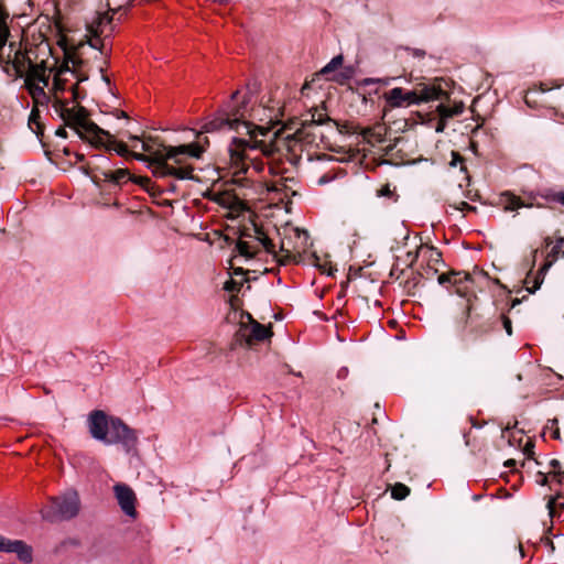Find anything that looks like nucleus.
Instances as JSON below:
<instances>
[{"instance_id": "nucleus-1", "label": "nucleus", "mask_w": 564, "mask_h": 564, "mask_svg": "<svg viewBox=\"0 0 564 564\" xmlns=\"http://www.w3.org/2000/svg\"><path fill=\"white\" fill-rule=\"evenodd\" d=\"M445 85L446 82L443 78L436 77L416 83L412 89L394 87L383 94V116H387V112L394 108H408L433 100L449 99Z\"/></svg>"}, {"instance_id": "nucleus-2", "label": "nucleus", "mask_w": 564, "mask_h": 564, "mask_svg": "<svg viewBox=\"0 0 564 564\" xmlns=\"http://www.w3.org/2000/svg\"><path fill=\"white\" fill-rule=\"evenodd\" d=\"M90 435L106 445L120 444L127 453L138 444L137 431L129 427L119 417H108L101 410H94L88 416Z\"/></svg>"}, {"instance_id": "nucleus-3", "label": "nucleus", "mask_w": 564, "mask_h": 564, "mask_svg": "<svg viewBox=\"0 0 564 564\" xmlns=\"http://www.w3.org/2000/svg\"><path fill=\"white\" fill-rule=\"evenodd\" d=\"M460 340L468 348L489 335L497 325V319L480 307L477 297H468L466 304L456 319Z\"/></svg>"}, {"instance_id": "nucleus-4", "label": "nucleus", "mask_w": 564, "mask_h": 564, "mask_svg": "<svg viewBox=\"0 0 564 564\" xmlns=\"http://www.w3.org/2000/svg\"><path fill=\"white\" fill-rule=\"evenodd\" d=\"M53 108L65 126L74 129L82 140L89 142L93 147L105 145L102 137H111L109 131L89 120V112L83 106L69 108L68 100L56 97Z\"/></svg>"}, {"instance_id": "nucleus-5", "label": "nucleus", "mask_w": 564, "mask_h": 564, "mask_svg": "<svg viewBox=\"0 0 564 564\" xmlns=\"http://www.w3.org/2000/svg\"><path fill=\"white\" fill-rule=\"evenodd\" d=\"M242 133L249 135V139L234 137L228 148L230 161L234 166L238 169L237 173H247L248 166L246 160H248V151L260 150L263 155L270 156L273 153V147L271 143H267L263 140H258L259 135L265 137L271 132L270 127H262L248 121L242 123Z\"/></svg>"}, {"instance_id": "nucleus-6", "label": "nucleus", "mask_w": 564, "mask_h": 564, "mask_svg": "<svg viewBox=\"0 0 564 564\" xmlns=\"http://www.w3.org/2000/svg\"><path fill=\"white\" fill-rule=\"evenodd\" d=\"M541 197L549 203H557L564 205V191H555L553 188H545L536 194L529 193L525 197L516 195L510 191L502 192L499 195L498 205L505 212H517L520 208L543 207V204L535 203L536 197Z\"/></svg>"}, {"instance_id": "nucleus-7", "label": "nucleus", "mask_w": 564, "mask_h": 564, "mask_svg": "<svg viewBox=\"0 0 564 564\" xmlns=\"http://www.w3.org/2000/svg\"><path fill=\"white\" fill-rule=\"evenodd\" d=\"M80 510V499L76 490H67L64 494L52 497L42 509V517L48 522L70 520Z\"/></svg>"}, {"instance_id": "nucleus-8", "label": "nucleus", "mask_w": 564, "mask_h": 564, "mask_svg": "<svg viewBox=\"0 0 564 564\" xmlns=\"http://www.w3.org/2000/svg\"><path fill=\"white\" fill-rule=\"evenodd\" d=\"M167 160H171L167 156V151L164 149L158 150L151 153L150 156V166L152 167V172L154 176L165 177V176H174L178 180H197L194 176V167L192 165H181L178 167L170 165Z\"/></svg>"}, {"instance_id": "nucleus-9", "label": "nucleus", "mask_w": 564, "mask_h": 564, "mask_svg": "<svg viewBox=\"0 0 564 564\" xmlns=\"http://www.w3.org/2000/svg\"><path fill=\"white\" fill-rule=\"evenodd\" d=\"M250 101L248 96L240 98V90L231 94L230 99L224 105L223 110L230 120V130L242 133V123H247L249 116Z\"/></svg>"}, {"instance_id": "nucleus-10", "label": "nucleus", "mask_w": 564, "mask_h": 564, "mask_svg": "<svg viewBox=\"0 0 564 564\" xmlns=\"http://www.w3.org/2000/svg\"><path fill=\"white\" fill-rule=\"evenodd\" d=\"M251 323L250 333L247 334L248 326L241 324L239 330L236 333L235 338L239 345L246 344L251 346L256 341H263L273 335L271 327H267L254 321L250 313H243Z\"/></svg>"}, {"instance_id": "nucleus-11", "label": "nucleus", "mask_w": 564, "mask_h": 564, "mask_svg": "<svg viewBox=\"0 0 564 564\" xmlns=\"http://www.w3.org/2000/svg\"><path fill=\"white\" fill-rule=\"evenodd\" d=\"M564 258V237H560L556 239L555 245L552 247L550 252L547 253L546 260L543 263V265L539 269L536 274L533 278V286L529 288L527 286V290L529 293L533 294L536 290L540 289L541 284L543 283L544 275L550 270V268L553 265L555 261L558 259Z\"/></svg>"}, {"instance_id": "nucleus-12", "label": "nucleus", "mask_w": 564, "mask_h": 564, "mask_svg": "<svg viewBox=\"0 0 564 564\" xmlns=\"http://www.w3.org/2000/svg\"><path fill=\"white\" fill-rule=\"evenodd\" d=\"M113 492L115 497L118 501V505L120 506L121 510L127 514L128 517L135 518L137 517V510H135V502H137V496L133 491V489L122 482L116 484L113 486Z\"/></svg>"}, {"instance_id": "nucleus-13", "label": "nucleus", "mask_w": 564, "mask_h": 564, "mask_svg": "<svg viewBox=\"0 0 564 564\" xmlns=\"http://www.w3.org/2000/svg\"><path fill=\"white\" fill-rule=\"evenodd\" d=\"M31 51L32 48H26L25 51H15L13 55L8 54L4 56V62L1 66L7 73L12 68L15 77L22 78L24 70L33 62V58L30 57Z\"/></svg>"}, {"instance_id": "nucleus-14", "label": "nucleus", "mask_w": 564, "mask_h": 564, "mask_svg": "<svg viewBox=\"0 0 564 564\" xmlns=\"http://www.w3.org/2000/svg\"><path fill=\"white\" fill-rule=\"evenodd\" d=\"M164 151H167V156L173 159L176 164H182L181 155H188L194 159H199L205 152V147L200 142H193L182 144L178 147L164 145Z\"/></svg>"}, {"instance_id": "nucleus-15", "label": "nucleus", "mask_w": 564, "mask_h": 564, "mask_svg": "<svg viewBox=\"0 0 564 564\" xmlns=\"http://www.w3.org/2000/svg\"><path fill=\"white\" fill-rule=\"evenodd\" d=\"M325 107L322 109L315 108L311 115V119L302 121V127L297 129L292 135H288L286 140L302 141L306 139L305 130L312 126L325 124L333 122V119L324 113Z\"/></svg>"}, {"instance_id": "nucleus-16", "label": "nucleus", "mask_w": 564, "mask_h": 564, "mask_svg": "<svg viewBox=\"0 0 564 564\" xmlns=\"http://www.w3.org/2000/svg\"><path fill=\"white\" fill-rule=\"evenodd\" d=\"M105 145L96 147L97 149L104 148L106 151H115L118 155L127 158L132 156L133 159L138 161H148L150 163V158L145 156L141 153H132L129 151L128 147L123 142H119L115 139V137L111 134L110 138L102 137Z\"/></svg>"}, {"instance_id": "nucleus-17", "label": "nucleus", "mask_w": 564, "mask_h": 564, "mask_svg": "<svg viewBox=\"0 0 564 564\" xmlns=\"http://www.w3.org/2000/svg\"><path fill=\"white\" fill-rule=\"evenodd\" d=\"M100 175L105 182H109L118 186L129 180L131 181V175L127 169H118L116 171L101 170Z\"/></svg>"}, {"instance_id": "nucleus-18", "label": "nucleus", "mask_w": 564, "mask_h": 564, "mask_svg": "<svg viewBox=\"0 0 564 564\" xmlns=\"http://www.w3.org/2000/svg\"><path fill=\"white\" fill-rule=\"evenodd\" d=\"M55 76L53 79V90H54V100L58 97L59 93H64L66 90L67 79L62 76L70 70V66H68L67 62H63L58 67L54 68Z\"/></svg>"}, {"instance_id": "nucleus-19", "label": "nucleus", "mask_w": 564, "mask_h": 564, "mask_svg": "<svg viewBox=\"0 0 564 564\" xmlns=\"http://www.w3.org/2000/svg\"><path fill=\"white\" fill-rule=\"evenodd\" d=\"M252 231L254 238L263 246L265 251L270 254H273L276 258L275 245L269 238L268 234L264 231L262 226L253 224Z\"/></svg>"}, {"instance_id": "nucleus-20", "label": "nucleus", "mask_w": 564, "mask_h": 564, "mask_svg": "<svg viewBox=\"0 0 564 564\" xmlns=\"http://www.w3.org/2000/svg\"><path fill=\"white\" fill-rule=\"evenodd\" d=\"M230 120L225 115L224 110L221 109L217 117H215L213 120L206 122L203 127L205 132H213L220 130L223 128H228L230 130Z\"/></svg>"}, {"instance_id": "nucleus-21", "label": "nucleus", "mask_w": 564, "mask_h": 564, "mask_svg": "<svg viewBox=\"0 0 564 564\" xmlns=\"http://www.w3.org/2000/svg\"><path fill=\"white\" fill-rule=\"evenodd\" d=\"M28 70H24L25 83H36L37 78L42 75V70L47 72L48 66L45 61L35 63L34 61L29 65Z\"/></svg>"}, {"instance_id": "nucleus-22", "label": "nucleus", "mask_w": 564, "mask_h": 564, "mask_svg": "<svg viewBox=\"0 0 564 564\" xmlns=\"http://www.w3.org/2000/svg\"><path fill=\"white\" fill-rule=\"evenodd\" d=\"M14 545L12 553H15L21 562L30 564L33 561L32 547L21 540Z\"/></svg>"}, {"instance_id": "nucleus-23", "label": "nucleus", "mask_w": 564, "mask_h": 564, "mask_svg": "<svg viewBox=\"0 0 564 564\" xmlns=\"http://www.w3.org/2000/svg\"><path fill=\"white\" fill-rule=\"evenodd\" d=\"M382 130H383L382 127H378V128H371V127L361 128L360 127L359 134L362 135L364 140H366L368 143H371V144H373L375 142L381 143L383 141Z\"/></svg>"}, {"instance_id": "nucleus-24", "label": "nucleus", "mask_w": 564, "mask_h": 564, "mask_svg": "<svg viewBox=\"0 0 564 564\" xmlns=\"http://www.w3.org/2000/svg\"><path fill=\"white\" fill-rule=\"evenodd\" d=\"M469 282H473L471 275L467 272H459V275H456V279H454V283H453V286L455 288V292L459 296L468 299V296H467L468 288L466 284Z\"/></svg>"}, {"instance_id": "nucleus-25", "label": "nucleus", "mask_w": 564, "mask_h": 564, "mask_svg": "<svg viewBox=\"0 0 564 564\" xmlns=\"http://www.w3.org/2000/svg\"><path fill=\"white\" fill-rule=\"evenodd\" d=\"M444 100L445 99H443L441 101H444ZM436 110H437L438 117L451 119L456 116H459L463 112L464 105L460 102V104H456L453 107H451V106L445 105L444 102H441L437 106Z\"/></svg>"}, {"instance_id": "nucleus-26", "label": "nucleus", "mask_w": 564, "mask_h": 564, "mask_svg": "<svg viewBox=\"0 0 564 564\" xmlns=\"http://www.w3.org/2000/svg\"><path fill=\"white\" fill-rule=\"evenodd\" d=\"M29 128L41 138L44 133V124L41 122L40 110L34 107L29 116Z\"/></svg>"}, {"instance_id": "nucleus-27", "label": "nucleus", "mask_w": 564, "mask_h": 564, "mask_svg": "<svg viewBox=\"0 0 564 564\" xmlns=\"http://www.w3.org/2000/svg\"><path fill=\"white\" fill-rule=\"evenodd\" d=\"M410 492L411 489L402 482H395L391 486V497L394 500H403L410 495Z\"/></svg>"}, {"instance_id": "nucleus-28", "label": "nucleus", "mask_w": 564, "mask_h": 564, "mask_svg": "<svg viewBox=\"0 0 564 564\" xmlns=\"http://www.w3.org/2000/svg\"><path fill=\"white\" fill-rule=\"evenodd\" d=\"M344 62L343 55H337L330 59L319 72L323 76H328L329 74L334 73L336 69L341 67Z\"/></svg>"}, {"instance_id": "nucleus-29", "label": "nucleus", "mask_w": 564, "mask_h": 564, "mask_svg": "<svg viewBox=\"0 0 564 564\" xmlns=\"http://www.w3.org/2000/svg\"><path fill=\"white\" fill-rule=\"evenodd\" d=\"M280 252L283 253L282 258L278 259V262L280 264L285 265V264H288L290 262H295V263L299 262L300 254L296 256V254L292 253L289 249L285 248L283 241H282V243L280 246Z\"/></svg>"}, {"instance_id": "nucleus-30", "label": "nucleus", "mask_w": 564, "mask_h": 564, "mask_svg": "<svg viewBox=\"0 0 564 564\" xmlns=\"http://www.w3.org/2000/svg\"><path fill=\"white\" fill-rule=\"evenodd\" d=\"M376 193L378 197H387L393 203L399 199V194L395 192V188H391L390 184L382 185Z\"/></svg>"}, {"instance_id": "nucleus-31", "label": "nucleus", "mask_w": 564, "mask_h": 564, "mask_svg": "<svg viewBox=\"0 0 564 564\" xmlns=\"http://www.w3.org/2000/svg\"><path fill=\"white\" fill-rule=\"evenodd\" d=\"M354 75L352 67H344L339 73L335 74L330 79L339 85L346 84Z\"/></svg>"}, {"instance_id": "nucleus-32", "label": "nucleus", "mask_w": 564, "mask_h": 564, "mask_svg": "<svg viewBox=\"0 0 564 564\" xmlns=\"http://www.w3.org/2000/svg\"><path fill=\"white\" fill-rule=\"evenodd\" d=\"M333 123L336 126L337 130L340 133H345V134L358 133L359 134V130H360L359 126H354L352 123H349V122L340 123L339 121L334 120V119H333Z\"/></svg>"}, {"instance_id": "nucleus-33", "label": "nucleus", "mask_w": 564, "mask_h": 564, "mask_svg": "<svg viewBox=\"0 0 564 564\" xmlns=\"http://www.w3.org/2000/svg\"><path fill=\"white\" fill-rule=\"evenodd\" d=\"M249 279L248 278H243L241 281H237L232 278H230L229 280H227L225 283H224V290L227 291V292H240L242 285H243V282H248Z\"/></svg>"}, {"instance_id": "nucleus-34", "label": "nucleus", "mask_w": 564, "mask_h": 564, "mask_svg": "<svg viewBox=\"0 0 564 564\" xmlns=\"http://www.w3.org/2000/svg\"><path fill=\"white\" fill-rule=\"evenodd\" d=\"M131 181L142 186L148 193L151 195H154L153 192L155 185L152 183V181L148 176H131Z\"/></svg>"}, {"instance_id": "nucleus-35", "label": "nucleus", "mask_w": 564, "mask_h": 564, "mask_svg": "<svg viewBox=\"0 0 564 564\" xmlns=\"http://www.w3.org/2000/svg\"><path fill=\"white\" fill-rule=\"evenodd\" d=\"M64 52H65V61L64 62H67L68 64L72 63L73 64V67H70V69H78V70H82L85 62L79 58V57H76L73 53H70L68 50L64 48Z\"/></svg>"}, {"instance_id": "nucleus-36", "label": "nucleus", "mask_w": 564, "mask_h": 564, "mask_svg": "<svg viewBox=\"0 0 564 564\" xmlns=\"http://www.w3.org/2000/svg\"><path fill=\"white\" fill-rule=\"evenodd\" d=\"M459 275V271H451L448 273H442L438 275L437 281L441 285L448 288L453 286L454 279Z\"/></svg>"}, {"instance_id": "nucleus-37", "label": "nucleus", "mask_w": 564, "mask_h": 564, "mask_svg": "<svg viewBox=\"0 0 564 564\" xmlns=\"http://www.w3.org/2000/svg\"><path fill=\"white\" fill-rule=\"evenodd\" d=\"M421 276L422 274L417 272L404 282V289L409 295H414L413 290L419 285Z\"/></svg>"}, {"instance_id": "nucleus-38", "label": "nucleus", "mask_w": 564, "mask_h": 564, "mask_svg": "<svg viewBox=\"0 0 564 564\" xmlns=\"http://www.w3.org/2000/svg\"><path fill=\"white\" fill-rule=\"evenodd\" d=\"M25 87L34 99L41 96L46 97L44 86H40L37 83H25Z\"/></svg>"}, {"instance_id": "nucleus-39", "label": "nucleus", "mask_w": 564, "mask_h": 564, "mask_svg": "<svg viewBox=\"0 0 564 564\" xmlns=\"http://www.w3.org/2000/svg\"><path fill=\"white\" fill-rule=\"evenodd\" d=\"M10 36V30L7 21H0V51L3 52L4 46Z\"/></svg>"}, {"instance_id": "nucleus-40", "label": "nucleus", "mask_w": 564, "mask_h": 564, "mask_svg": "<svg viewBox=\"0 0 564 564\" xmlns=\"http://www.w3.org/2000/svg\"><path fill=\"white\" fill-rule=\"evenodd\" d=\"M236 249L242 257H246V258H253L257 254V251L256 252L250 251V245L243 240H238V242L236 243Z\"/></svg>"}, {"instance_id": "nucleus-41", "label": "nucleus", "mask_w": 564, "mask_h": 564, "mask_svg": "<svg viewBox=\"0 0 564 564\" xmlns=\"http://www.w3.org/2000/svg\"><path fill=\"white\" fill-rule=\"evenodd\" d=\"M449 165L453 167L459 165L460 171H467V167L465 165V158L457 151H452V160L449 162Z\"/></svg>"}, {"instance_id": "nucleus-42", "label": "nucleus", "mask_w": 564, "mask_h": 564, "mask_svg": "<svg viewBox=\"0 0 564 564\" xmlns=\"http://www.w3.org/2000/svg\"><path fill=\"white\" fill-rule=\"evenodd\" d=\"M545 430H550L551 431V437L552 438L557 440V441L561 440V432H560V427H558V420L556 417L552 419V420H549L547 425L545 426Z\"/></svg>"}, {"instance_id": "nucleus-43", "label": "nucleus", "mask_w": 564, "mask_h": 564, "mask_svg": "<svg viewBox=\"0 0 564 564\" xmlns=\"http://www.w3.org/2000/svg\"><path fill=\"white\" fill-rule=\"evenodd\" d=\"M556 497L551 498L546 505V508L549 509V516L551 517V519L556 517V508L564 510V502L556 503Z\"/></svg>"}, {"instance_id": "nucleus-44", "label": "nucleus", "mask_w": 564, "mask_h": 564, "mask_svg": "<svg viewBox=\"0 0 564 564\" xmlns=\"http://www.w3.org/2000/svg\"><path fill=\"white\" fill-rule=\"evenodd\" d=\"M18 540H9L0 534V551L12 553V549L15 546Z\"/></svg>"}, {"instance_id": "nucleus-45", "label": "nucleus", "mask_w": 564, "mask_h": 564, "mask_svg": "<svg viewBox=\"0 0 564 564\" xmlns=\"http://www.w3.org/2000/svg\"><path fill=\"white\" fill-rule=\"evenodd\" d=\"M259 90H260V84L257 80L249 82L247 84V91H246V94L243 96H248L249 97V101L251 102L252 96L258 94Z\"/></svg>"}, {"instance_id": "nucleus-46", "label": "nucleus", "mask_w": 564, "mask_h": 564, "mask_svg": "<svg viewBox=\"0 0 564 564\" xmlns=\"http://www.w3.org/2000/svg\"><path fill=\"white\" fill-rule=\"evenodd\" d=\"M549 466L554 470L553 475L554 477H556L557 479V482L558 484H562V476L564 473L562 471H557V469L561 468V463L558 459H551L550 463H549Z\"/></svg>"}, {"instance_id": "nucleus-47", "label": "nucleus", "mask_w": 564, "mask_h": 564, "mask_svg": "<svg viewBox=\"0 0 564 564\" xmlns=\"http://www.w3.org/2000/svg\"><path fill=\"white\" fill-rule=\"evenodd\" d=\"M394 78L392 77H386V78H365L362 80V85L365 86H368V85H372V84H381V85H384V86H388L390 84L391 80H393Z\"/></svg>"}, {"instance_id": "nucleus-48", "label": "nucleus", "mask_w": 564, "mask_h": 564, "mask_svg": "<svg viewBox=\"0 0 564 564\" xmlns=\"http://www.w3.org/2000/svg\"><path fill=\"white\" fill-rule=\"evenodd\" d=\"M70 90H72V95H73V100H74V101H79V100L84 99V98H85V96H86V91H85V90H83V89H80V88L78 87V84L74 85V86L70 88Z\"/></svg>"}, {"instance_id": "nucleus-49", "label": "nucleus", "mask_w": 564, "mask_h": 564, "mask_svg": "<svg viewBox=\"0 0 564 564\" xmlns=\"http://www.w3.org/2000/svg\"><path fill=\"white\" fill-rule=\"evenodd\" d=\"M68 73H72V75H74L77 79V84L78 83H83V82H86L88 80V74L83 72V70H78V69H70Z\"/></svg>"}, {"instance_id": "nucleus-50", "label": "nucleus", "mask_w": 564, "mask_h": 564, "mask_svg": "<svg viewBox=\"0 0 564 564\" xmlns=\"http://www.w3.org/2000/svg\"><path fill=\"white\" fill-rule=\"evenodd\" d=\"M451 206L454 207L455 209L462 210V212H465V210L475 212L476 210V207L469 205L467 202H459L457 205L455 204V205H451Z\"/></svg>"}, {"instance_id": "nucleus-51", "label": "nucleus", "mask_w": 564, "mask_h": 564, "mask_svg": "<svg viewBox=\"0 0 564 564\" xmlns=\"http://www.w3.org/2000/svg\"><path fill=\"white\" fill-rule=\"evenodd\" d=\"M501 319H502V325H503V328L506 329V333L511 336L512 335V323L510 321V318L506 315H501Z\"/></svg>"}, {"instance_id": "nucleus-52", "label": "nucleus", "mask_w": 564, "mask_h": 564, "mask_svg": "<svg viewBox=\"0 0 564 564\" xmlns=\"http://www.w3.org/2000/svg\"><path fill=\"white\" fill-rule=\"evenodd\" d=\"M50 82V74H46V72L42 70V75L37 78L36 83H42L44 88L48 86Z\"/></svg>"}, {"instance_id": "nucleus-53", "label": "nucleus", "mask_w": 564, "mask_h": 564, "mask_svg": "<svg viewBox=\"0 0 564 564\" xmlns=\"http://www.w3.org/2000/svg\"><path fill=\"white\" fill-rule=\"evenodd\" d=\"M446 121H447V118H442L440 117L437 123H436V127H435V131L436 132H443L445 127H446Z\"/></svg>"}, {"instance_id": "nucleus-54", "label": "nucleus", "mask_w": 564, "mask_h": 564, "mask_svg": "<svg viewBox=\"0 0 564 564\" xmlns=\"http://www.w3.org/2000/svg\"><path fill=\"white\" fill-rule=\"evenodd\" d=\"M414 57L423 58L425 56V51L420 48H406Z\"/></svg>"}, {"instance_id": "nucleus-55", "label": "nucleus", "mask_w": 564, "mask_h": 564, "mask_svg": "<svg viewBox=\"0 0 564 564\" xmlns=\"http://www.w3.org/2000/svg\"><path fill=\"white\" fill-rule=\"evenodd\" d=\"M533 448H534V444L529 442L525 444L524 446V454L528 456V457H532V455L534 454L533 452Z\"/></svg>"}, {"instance_id": "nucleus-56", "label": "nucleus", "mask_w": 564, "mask_h": 564, "mask_svg": "<svg viewBox=\"0 0 564 564\" xmlns=\"http://www.w3.org/2000/svg\"><path fill=\"white\" fill-rule=\"evenodd\" d=\"M248 273V270H245L241 267L232 268V275H241L245 276Z\"/></svg>"}, {"instance_id": "nucleus-57", "label": "nucleus", "mask_w": 564, "mask_h": 564, "mask_svg": "<svg viewBox=\"0 0 564 564\" xmlns=\"http://www.w3.org/2000/svg\"><path fill=\"white\" fill-rule=\"evenodd\" d=\"M240 236L241 237H246V238L254 237L252 228L251 229L250 228H245L243 230H241Z\"/></svg>"}, {"instance_id": "nucleus-58", "label": "nucleus", "mask_w": 564, "mask_h": 564, "mask_svg": "<svg viewBox=\"0 0 564 564\" xmlns=\"http://www.w3.org/2000/svg\"><path fill=\"white\" fill-rule=\"evenodd\" d=\"M538 476L541 477L538 482L541 485V486H545L547 484V476L542 473V471H539L538 473Z\"/></svg>"}, {"instance_id": "nucleus-59", "label": "nucleus", "mask_w": 564, "mask_h": 564, "mask_svg": "<svg viewBox=\"0 0 564 564\" xmlns=\"http://www.w3.org/2000/svg\"><path fill=\"white\" fill-rule=\"evenodd\" d=\"M9 14L6 12V9L2 3H0V21H7Z\"/></svg>"}, {"instance_id": "nucleus-60", "label": "nucleus", "mask_w": 564, "mask_h": 564, "mask_svg": "<svg viewBox=\"0 0 564 564\" xmlns=\"http://www.w3.org/2000/svg\"><path fill=\"white\" fill-rule=\"evenodd\" d=\"M55 134L57 137H61V138H67V131L65 130L64 127H59L56 131H55Z\"/></svg>"}, {"instance_id": "nucleus-61", "label": "nucleus", "mask_w": 564, "mask_h": 564, "mask_svg": "<svg viewBox=\"0 0 564 564\" xmlns=\"http://www.w3.org/2000/svg\"><path fill=\"white\" fill-rule=\"evenodd\" d=\"M15 51H21L20 48H17L15 42L9 43V53L10 55H13Z\"/></svg>"}, {"instance_id": "nucleus-62", "label": "nucleus", "mask_w": 564, "mask_h": 564, "mask_svg": "<svg viewBox=\"0 0 564 564\" xmlns=\"http://www.w3.org/2000/svg\"><path fill=\"white\" fill-rule=\"evenodd\" d=\"M503 465L507 468H513L517 465V462L514 459L510 458V459H507Z\"/></svg>"}, {"instance_id": "nucleus-63", "label": "nucleus", "mask_w": 564, "mask_h": 564, "mask_svg": "<svg viewBox=\"0 0 564 564\" xmlns=\"http://www.w3.org/2000/svg\"><path fill=\"white\" fill-rule=\"evenodd\" d=\"M197 138L199 139L197 142H200L202 145H204L205 148L209 144V140L207 137H200V134L197 135Z\"/></svg>"}, {"instance_id": "nucleus-64", "label": "nucleus", "mask_w": 564, "mask_h": 564, "mask_svg": "<svg viewBox=\"0 0 564 564\" xmlns=\"http://www.w3.org/2000/svg\"><path fill=\"white\" fill-rule=\"evenodd\" d=\"M80 170L86 174V175H90L91 173V169H90V165L89 163L87 165H84L80 167Z\"/></svg>"}]
</instances>
